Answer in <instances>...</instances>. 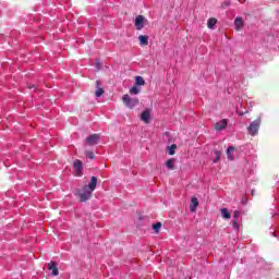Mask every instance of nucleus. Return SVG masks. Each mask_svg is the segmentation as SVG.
Wrapping results in <instances>:
<instances>
[{"label": "nucleus", "mask_w": 279, "mask_h": 279, "mask_svg": "<svg viewBox=\"0 0 279 279\" xmlns=\"http://www.w3.org/2000/svg\"><path fill=\"white\" fill-rule=\"evenodd\" d=\"M147 20H145V16L143 15H137L134 22L135 28L137 31L143 29V27H145V23Z\"/></svg>", "instance_id": "20e7f679"}, {"label": "nucleus", "mask_w": 279, "mask_h": 279, "mask_svg": "<svg viewBox=\"0 0 279 279\" xmlns=\"http://www.w3.org/2000/svg\"><path fill=\"white\" fill-rule=\"evenodd\" d=\"M85 156L86 158H89V160H95V153L90 151V150H86L85 151Z\"/></svg>", "instance_id": "4be33fe9"}, {"label": "nucleus", "mask_w": 279, "mask_h": 279, "mask_svg": "<svg viewBox=\"0 0 279 279\" xmlns=\"http://www.w3.org/2000/svg\"><path fill=\"white\" fill-rule=\"evenodd\" d=\"M122 101L123 104L126 106V108H130L132 110V108H134V106H136L138 104V99L137 98H131L130 95H124L122 97Z\"/></svg>", "instance_id": "7ed1b4c3"}, {"label": "nucleus", "mask_w": 279, "mask_h": 279, "mask_svg": "<svg viewBox=\"0 0 279 279\" xmlns=\"http://www.w3.org/2000/svg\"><path fill=\"white\" fill-rule=\"evenodd\" d=\"M263 120L260 117L256 118L247 128L248 134L251 136H256L258 134V130H260V123Z\"/></svg>", "instance_id": "f03ea898"}, {"label": "nucleus", "mask_w": 279, "mask_h": 279, "mask_svg": "<svg viewBox=\"0 0 279 279\" xmlns=\"http://www.w3.org/2000/svg\"><path fill=\"white\" fill-rule=\"evenodd\" d=\"M221 215L223 219H230V211L228 210V208H222Z\"/></svg>", "instance_id": "6ab92c4d"}, {"label": "nucleus", "mask_w": 279, "mask_h": 279, "mask_svg": "<svg viewBox=\"0 0 279 279\" xmlns=\"http://www.w3.org/2000/svg\"><path fill=\"white\" fill-rule=\"evenodd\" d=\"M85 143L89 147H93V145H97V143H99V134H92V135H89L86 138Z\"/></svg>", "instance_id": "39448f33"}, {"label": "nucleus", "mask_w": 279, "mask_h": 279, "mask_svg": "<svg viewBox=\"0 0 279 279\" xmlns=\"http://www.w3.org/2000/svg\"><path fill=\"white\" fill-rule=\"evenodd\" d=\"M137 221H143V216H138Z\"/></svg>", "instance_id": "bb28decb"}, {"label": "nucleus", "mask_w": 279, "mask_h": 279, "mask_svg": "<svg viewBox=\"0 0 279 279\" xmlns=\"http://www.w3.org/2000/svg\"><path fill=\"white\" fill-rule=\"evenodd\" d=\"M141 47H147L149 45V36L147 35H140L138 36Z\"/></svg>", "instance_id": "9d476101"}, {"label": "nucleus", "mask_w": 279, "mask_h": 279, "mask_svg": "<svg viewBox=\"0 0 279 279\" xmlns=\"http://www.w3.org/2000/svg\"><path fill=\"white\" fill-rule=\"evenodd\" d=\"M87 189L93 193L95 189H97V177H92L89 184L87 185Z\"/></svg>", "instance_id": "ddd939ff"}, {"label": "nucleus", "mask_w": 279, "mask_h": 279, "mask_svg": "<svg viewBox=\"0 0 279 279\" xmlns=\"http://www.w3.org/2000/svg\"><path fill=\"white\" fill-rule=\"evenodd\" d=\"M228 126V122L226 120H221L215 124V130L220 132V130H225Z\"/></svg>", "instance_id": "4468645a"}, {"label": "nucleus", "mask_w": 279, "mask_h": 279, "mask_svg": "<svg viewBox=\"0 0 279 279\" xmlns=\"http://www.w3.org/2000/svg\"><path fill=\"white\" fill-rule=\"evenodd\" d=\"M215 156L216 158L214 159V163L219 162V160H221V150H215Z\"/></svg>", "instance_id": "aec40b11"}, {"label": "nucleus", "mask_w": 279, "mask_h": 279, "mask_svg": "<svg viewBox=\"0 0 279 279\" xmlns=\"http://www.w3.org/2000/svg\"><path fill=\"white\" fill-rule=\"evenodd\" d=\"M76 195L81 202H88L93 197V192L89 191L88 185H85L76 191Z\"/></svg>", "instance_id": "f257e3e1"}, {"label": "nucleus", "mask_w": 279, "mask_h": 279, "mask_svg": "<svg viewBox=\"0 0 279 279\" xmlns=\"http://www.w3.org/2000/svg\"><path fill=\"white\" fill-rule=\"evenodd\" d=\"M240 116H243V112H239Z\"/></svg>", "instance_id": "c85d7f7f"}, {"label": "nucleus", "mask_w": 279, "mask_h": 279, "mask_svg": "<svg viewBox=\"0 0 279 279\" xmlns=\"http://www.w3.org/2000/svg\"><path fill=\"white\" fill-rule=\"evenodd\" d=\"M215 25H217V19L210 17V19L207 21V27H208L209 29H213V27H215Z\"/></svg>", "instance_id": "dca6fc26"}, {"label": "nucleus", "mask_w": 279, "mask_h": 279, "mask_svg": "<svg viewBox=\"0 0 279 279\" xmlns=\"http://www.w3.org/2000/svg\"><path fill=\"white\" fill-rule=\"evenodd\" d=\"M232 151H234V146H229L227 149V156L229 160H234V157L232 156Z\"/></svg>", "instance_id": "a211bd4d"}, {"label": "nucleus", "mask_w": 279, "mask_h": 279, "mask_svg": "<svg viewBox=\"0 0 279 279\" xmlns=\"http://www.w3.org/2000/svg\"><path fill=\"white\" fill-rule=\"evenodd\" d=\"M240 217H241V211L235 210V211L233 213V219H234V220H239Z\"/></svg>", "instance_id": "393cba45"}, {"label": "nucleus", "mask_w": 279, "mask_h": 279, "mask_svg": "<svg viewBox=\"0 0 279 279\" xmlns=\"http://www.w3.org/2000/svg\"><path fill=\"white\" fill-rule=\"evenodd\" d=\"M160 228H162V223L161 222H157V223L153 225V230L155 232H160Z\"/></svg>", "instance_id": "5701e85b"}, {"label": "nucleus", "mask_w": 279, "mask_h": 279, "mask_svg": "<svg viewBox=\"0 0 279 279\" xmlns=\"http://www.w3.org/2000/svg\"><path fill=\"white\" fill-rule=\"evenodd\" d=\"M141 119L144 123H149L151 119V111L149 109H146L142 112Z\"/></svg>", "instance_id": "6e6552de"}, {"label": "nucleus", "mask_w": 279, "mask_h": 279, "mask_svg": "<svg viewBox=\"0 0 279 279\" xmlns=\"http://www.w3.org/2000/svg\"><path fill=\"white\" fill-rule=\"evenodd\" d=\"M48 269L52 271V276H59L60 271L58 270V265L56 262H50L48 264Z\"/></svg>", "instance_id": "1a4fd4ad"}, {"label": "nucleus", "mask_w": 279, "mask_h": 279, "mask_svg": "<svg viewBox=\"0 0 279 279\" xmlns=\"http://www.w3.org/2000/svg\"><path fill=\"white\" fill-rule=\"evenodd\" d=\"M252 197H254V190L251 192Z\"/></svg>", "instance_id": "cd10ccee"}, {"label": "nucleus", "mask_w": 279, "mask_h": 279, "mask_svg": "<svg viewBox=\"0 0 279 279\" xmlns=\"http://www.w3.org/2000/svg\"><path fill=\"white\" fill-rule=\"evenodd\" d=\"M197 206H199V201L197 199V197H192L190 205L191 213H195V210H197Z\"/></svg>", "instance_id": "9b49d317"}, {"label": "nucleus", "mask_w": 279, "mask_h": 279, "mask_svg": "<svg viewBox=\"0 0 279 279\" xmlns=\"http://www.w3.org/2000/svg\"><path fill=\"white\" fill-rule=\"evenodd\" d=\"M243 25H244L243 17H236L234 20V26H235L236 32H241V29H243Z\"/></svg>", "instance_id": "f8f14e48"}, {"label": "nucleus", "mask_w": 279, "mask_h": 279, "mask_svg": "<svg viewBox=\"0 0 279 279\" xmlns=\"http://www.w3.org/2000/svg\"><path fill=\"white\" fill-rule=\"evenodd\" d=\"M136 86H145V78L143 76H135Z\"/></svg>", "instance_id": "f3484780"}, {"label": "nucleus", "mask_w": 279, "mask_h": 279, "mask_svg": "<svg viewBox=\"0 0 279 279\" xmlns=\"http://www.w3.org/2000/svg\"><path fill=\"white\" fill-rule=\"evenodd\" d=\"M28 88H34V86H29Z\"/></svg>", "instance_id": "c756f323"}, {"label": "nucleus", "mask_w": 279, "mask_h": 279, "mask_svg": "<svg viewBox=\"0 0 279 279\" xmlns=\"http://www.w3.org/2000/svg\"><path fill=\"white\" fill-rule=\"evenodd\" d=\"M233 228H234V230H239V220L233 219Z\"/></svg>", "instance_id": "a878e982"}, {"label": "nucleus", "mask_w": 279, "mask_h": 279, "mask_svg": "<svg viewBox=\"0 0 279 279\" xmlns=\"http://www.w3.org/2000/svg\"><path fill=\"white\" fill-rule=\"evenodd\" d=\"M73 165H74V170L76 171L77 178H81L82 177V169H83L82 160L76 159V160H74Z\"/></svg>", "instance_id": "0eeeda50"}, {"label": "nucleus", "mask_w": 279, "mask_h": 279, "mask_svg": "<svg viewBox=\"0 0 279 279\" xmlns=\"http://www.w3.org/2000/svg\"><path fill=\"white\" fill-rule=\"evenodd\" d=\"M130 93L131 95H138L141 93V89L136 86H133L131 89H130Z\"/></svg>", "instance_id": "b1692460"}, {"label": "nucleus", "mask_w": 279, "mask_h": 279, "mask_svg": "<svg viewBox=\"0 0 279 279\" xmlns=\"http://www.w3.org/2000/svg\"><path fill=\"white\" fill-rule=\"evenodd\" d=\"M175 149H178V145L172 144V145L169 147V155H170V156H174V155H175Z\"/></svg>", "instance_id": "412c9836"}, {"label": "nucleus", "mask_w": 279, "mask_h": 279, "mask_svg": "<svg viewBox=\"0 0 279 279\" xmlns=\"http://www.w3.org/2000/svg\"><path fill=\"white\" fill-rule=\"evenodd\" d=\"M95 86L97 88L95 92V97H101L104 95V93H106V90L104 89V86L101 84V81H96Z\"/></svg>", "instance_id": "423d86ee"}, {"label": "nucleus", "mask_w": 279, "mask_h": 279, "mask_svg": "<svg viewBox=\"0 0 279 279\" xmlns=\"http://www.w3.org/2000/svg\"><path fill=\"white\" fill-rule=\"evenodd\" d=\"M166 167H168L170 171H173V169H175V159H168L166 161Z\"/></svg>", "instance_id": "2eb2a0df"}]
</instances>
